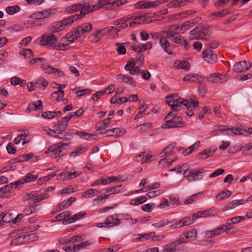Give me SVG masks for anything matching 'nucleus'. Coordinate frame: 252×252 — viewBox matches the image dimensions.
Listing matches in <instances>:
<instances>
[{
	"instance_id": "nucleus-1",
	"label": "nucleus",
	"mask_w": 252,
	"mask_h": 252,
	"mask_svg": "<svg viewBox=\"0 0 252 252\" xmlns=\"http://www.w3.org/2000/svg\"><path fill=\"white\" fill-rule=\"evenodd\" d=\"M166 103L171 106L173 111H178L179 110V107L181 106H184L188 110L191 106L193 108L198 107V102L196 100H190L189 101L181 98H179L177 94L167 95L166 97Z\"/></svg>"
},
{
	"instance_id": "nucleus-2",
	"label": "nucleus",
	"mask_w": 252,
	"mask_h": 252,
	"mask_svg": "<svg viewBox=\"0 0 252 252\" xmlns=\"http://www.w3.org/2000/svg\"><path fill=\"white\" fill-rule=\"evenodd\" d=\"M212 32V29L210 26L196 27L190 31L189 38L190 40H207Z\"/></svg>"
},
{
	"instance_id": "nucleus-3",
	"label": "nucleus",
	"mask_w": 252,
	"mask_h": 252,
	"mask_svg": "<svg viewBox=\"0 0 252 252\" xmlns=\"http://www.w3.org/2000/svg\"><path fill=\"white\" fill-rule=\"evenodd\" d=\"M163 34H166L167 37L172 42L179 44L187 50L189 45L188 42L184 40V38L176 32L174 31H162Z\"/></svg>"
},
{
	"instance_id": "nucleus-4",
	"label": "nucleus",
	"mask_w": 252,
	"mask_h": 252,
	"mask_svg": "<svg viewBox=\"0 0 252 252\" xmlns=\"http://www.w3.org/2000/svg\"><path fill=\"white\" fill-rule=\"evenodd\" d=\"M120 214H115L109 216L107 217L104 222L97 223L96 226L97 227H111L115 225H118L121 224V221L118 219L120 217Z\"/></svg>"
},
{
	"instance_id": "nucleus-5",
	"label": "nucleus",
	"mask_w": 252,
	"mask_h": 252,
	"mask_svg": "<svg viewBox=\"0 0 252 252\" xmlns=\"http://www.w3.org/2000/svg\"><path fill=\"white\" fill-rule=\"evenodd\" d=\"M185 123L183 121L182 118L178 117L172 119H168L162 125L163 128H171L174 127H182L185 126Z\"/></svg>"
},
{
	"instance_id": "nucleus-6",
	"label": "nucleus",
	"mask_w": 252,
	"mask_h": 252,
	"mask_svg": "<svg viewBox=\"0 0 252 252\" xmlns=\"http://www.w3.org/2000/svg\"><path fill=\"white\" fill-rule=\"evenodd\" d=\"M203 172V169H193L189 171L188 174L185 175V177L189 182H192L201 180L203 178L202 174Z\"/></svg>"
},
{
	"instance_id": "nucleus-7",
	"label": "nucleus",
	"mask_w": 252,
	"mask_h": 252,
	"mask_svg": "<svg viewBox=\"0 0 252 252\" xmlns=\"http://www.w3.org/2000/svg\"><path fill=\"white\" fill-rule=\"evenodd\" d=\"M58 40L57 38L53 34H49L47 35H43L41 37L40 40V45L46 46L47 45L50 47L54 48V46H57L55 44Z\"/></svg>"
},
{
	"instance_id": "nucleus-8",
	"label": "nucleus",
	"mask_w": 252,
	"mask_h": 252,
	"mask_svg": "<svg viewBox=\"0 0 252 252\" xmlns=\"http://www.w3.org/2000/svg\"><path fill=\"white\" fill-rule=\"evenodd\" d=\"M32 181V174L31 172L26 174V176L21 179L15 182L11 183L8 185H7L6 187V188L8 189H9L14 188L16 189L19 187H20L22 185L30 183Z\"/></svg>"
},
{
	"instance_id": "nucleus-9",
	"label": "nucleus",
	"mask_w": 252,
	"mask_h": 252,
	"mask_svg": "<svg viewBox=\"0 0 252 252\" xmlns=\"http://www.w3.org/2000/svg\"><path fill=\"white\" fill-rule=\"evenodd\" d=\"M202 56L206 62L211 64L216 63L218 60L216 54L210 48L203 52Z\"/></svg>"
},
{
	"instance_id": "nucleus-10",
	"label": "nucleus",
	"mask_w": 252,
	"mask_h": 252,
	"mask_svg": "<svg viewBox=\"0 0 252 252\" xmlns=\"http://www.w3.org/2000/svg\"><path fill=\"white\" fill-rule=\"evenodd\" d=\"M251 66L252 64L249 62L246 61H240L234 65L233 70L237 73L242 72L248 70Z\"/></svg>"
},
{
	"instance_id": "nucleus-11",
	"label": "nucleus",
	"mask_w": 252,
	"mask_h": 252,
	"mask_svg": "<svg viewBox=\"0 0 252 252\" xmlns=\"http://www.w3.org/2000/svg\"><path fill=\"white\" fill-rule=\"evenodd\" d=\"M42 69L44 70L45 72L50 74H53L55 76L62 77L64 76V72L58 69L53 67L51 65L48 64H43L42 65Z\"/></svg>"
},
{
	"instance_id": "nucleus-12",
	"label": "nucleus",
	"mask_w": 252,
	"mask_h": 252,
	"mask_svg": "<svg viewBox=\"0 0 252 252\" xmlns=\"http://www.w3.org/2000/svg\"><path fill=\"white\" fill-rule=\"evenodd\" d=\"M176 143H172L166 147L160 153V157L162 158L164 156H168L169 157L170 154L173 152L174 150L176 149L178 151H180L184 148L181 147H176Z\"/></svg>"
},
{
	"instance_id": "nucleus-13",
	"label": "nucleus",
	"mask_w": 252,
	"mask_h": 252,
	"mask_svg": "<svg viewBox=\"0 0 252 252\" xmlns=\"http://www.w3.org/2000/svg\"><path fill=\"white\" fill-rule=\"evenodd\" d=\"M92 29V27L90 23H83L74 29V33L81 37L82 34L90 32Z\"/></svg>"
},
{
	"instance_id": "nucleus-14",
	"label": "nucleus",
	"mask_w": 252,
	"mask_h": 252,
	"mask_svg": "<svg viewBox=\"0 0 252 252\" xmlns=\"http://www.w3.org/2000/svg\"><path fill=\"white\" fill-rule=\"evenodd\" d=\"M79 10H80V14H77L79 16V19L82 18L91 12H92V10L90 7V5L89 3H78Z\"/></svg>"
},
{
	"instance_id": "nucleus-15",
	"label": "nucleus",
	"mask_w": 252,
	"mask_h": 252,
	"mask_svg": "<svg viewBox=\"0 0 252 252\" xmlns=\"http://www.w3.org/2000/svg\"><path fill=\"white\" fill-rule=\"evenodd\" d=\"M167 39L168 38L167 37L166 34L162 33V35L160 37L159 43L164 52L169 55H172L173 52L170 48V43Z\"/></svg>"
},
{
	"instance_id": "nucleus-16",
	"label": "nucleus",
	"mask_w": 252,
	"mask_h": 252,
	"mask_svg": "<svg viewBox=\"0 0 252 252\" xmlns=\"http://www.w3.org/2000/svg\"><path fill=\"white\" fill-rule=\"evenodd\" d=\"M199 20L200 18H197L184 22L181 25L180 32L182 33H184L186 31L188 30L189 28L195 25Z\"/></svg>"
},
{
	"instance_id": "nucleus-17",
	"label": "nucleus",
	"mask_w": 252,
	"mask_h": 252,
	"mask_svg": "<svg viewBox=\"0 0 252 252\" xmlns=\"http://www.w3.org/2000/svg\"><path fill=\"white\" fill-rule=\"evenodd\" d=\"M126 131L124 128H114L105 131L104 133L107 136L120 137L123 135Z\"/></svg>"
},
{
	"instance_id": "nucleus-18",
	"label": "nucleus",
	"mask_w": 252,
	"mask_h": 252,
	"mask_svg": "<svg viewBox=\"0 0 252 252\" xmlns=\"http://www.w3.org/2000/svg\"><path fill=\"white\" fill-rule=\"evenodd\" d=\"M223 227L218 226L216 229L212 230H207L204 232V237L207 238H213L222 233Z\"/></svg>"
},
{
	"instance_id": "nucleus-19",
	"label": "nucleus",
	"mask_w": 252,
	"mask_h": 252,
	"mask_svg": "<svg viewBox=\"0 0 252 252\" xmlns=\"http://www.w3.org/2000/svg\"><path fill=\"white\" fill-rule=\"evenodd\" d=\"M225 77V75L220 74L218 73H214L210 74L207 77V81L215 83H220L222 82V80Z\"/></svg>"
},
{
	"instance_id": "nucleus-20",
	"label": "nucleus",
	"mask_w": 252,
	"mask_h": 252,
	"mask_svg": "<svg viewBox=\"0 0 252 252\" xmlns=\"http://www.w3.org/2000/svg\"><path fill=\"white\" fill-rule=\"evenodd\" d=\"M117 79L120 80L122 82H124L126 84H128L133 87L136 86V82L134 81L133 79L130 76L119 74L117 75Z\"/></svg>"
},
{
	"instance_id": "nucleus-21",
	"label": "nucleus",
	"mask_w": 252,
	"mask_h": 252,
	"mask_svg": "<svg viewBox=\"0 0 252 252\" xmlns=\"http://www.w3.org/2000/svg\"><path fill=\"white\" fill-rule=\"evenodd\" d=\"M245 203V201L244 199L239 200H233L229 202L226 205H225L223 208V211H226L228 210H231L236 208L240 205H243Z\"/></svg>"
},
{
	"instance_id": "nucleus-22",
	"label": "nucleus",
	"mask_w": 252,
	"mask_h": 252,
	"mask_svg": "<svg viewBox=\"0 0 252 252\" xmlns=\"http://www.w3.org/2000/svg\"><path fill=\"white\" fill-rule=\"evenodd\" d=\"M78 19H79L78 15L74 14L63 19L59 22L60 24L64 28V26L70 25L74 21H77Z\"/></svg>"
},
{
	"instance_id": "nucleus-23",
	"label": "nucleus",
	"mask_w": 252,
	"mask_h": 252,
	"mask_svg": "<svg viewBox=\"0 0 252 252\" xmlns=\"http://www.w3.org/2000/svg\"><path fill=\"white\" fill-rule=\"evenodd\" d=\"M70 44L71 43L69 42V41L65 36L61 39L58 45L54 46V49L61 50H67Z\"/></svg>"
},
{
	"instance_id": "nucleus-24",
	"label": "nucleus",
	"mask_w": 252,
	"mask_h": 252,
	"mask_svg": "<svg viewBox=\"0 0 252 252\" xmlns=\"http://www.w3.org/2000/svg\"><path fill=\"white\" fill-rule=\"evenodd\" d=\"M31 239V234L28 233L22 235L17 237L13 240L12 242L18 244H21L30 242Z\"/></svg>"
},
{
	"instance_id": "nucleus-25",
	"label": "nucleus",
	"mask_w": 252,
	"mask_h": 252,
	"mask_svg": "<svg viewBox=\"0 0 252 252\" xmlns=\"http://www.w3.org/2000/svg\"><path fill=\"white\" fill-rule=\"evenodd\" d=\"M176 159V158H170L168 156L165 157L158 161V166L160 168H164L168 166Z\"/></svg>"
},
{
	"instance_id": "nucleus-26",
	"label": "nucleus",
	"mask_w": 252,
	"mask_h": 252,
	"mask_svg": "<svg viewBox=\"0 0 252 252\" xmlns=\"http://www.w3.org/2000/svg\"><path fill=\"white\" fill-rule=\"evenodd\" d=\"M187 2V0H172L167 6L170 8L180 7L186 5Z\"/></svg>"
},
{
	"instance_id": "nucleus-27",
	"label": "nucleus",
	"mask_w": 252,
	"mask_h": 252,
	"mask_svg": "<svg viewBox=\"0 0 252 252\" xmlns=\"http://www.w3.org/2000/svg\"><path fill=\"white\" fill-rule=\"evenodd\" d=\"M88 148L86 147H83L82 146H79L76 148V149L72 152L70 155L69 157L70 158H74L77 156H80L81 154H83L84 152L88 150Z\"/></svg>"
},
{
	"instance_id": "nucleus-28",
	"label": "nucleus",
	"mask_w": 252,
	"mask_h": 252,
	"mask_svg": "<svg viewBox=\"0 0 252 252\" xmlns=\"http://www.w3.org/2000/svg\"><path fill=\"white\" fill-rule=\"evenodd\" d=\"M189 242V240L188 239L187 236L184 233L181 234L179 236L178 239L170 243L171 246H179L182 244L187 243Z\"/></svg>"
},
{
	"instance_id": "nucleus-29",
	"label": "nucleus",
	"mask_w": 252,
	"mask_h": 252,
	"mask_svg": "<svg viewBox=\"0 0 252 252\" xmlns=\"http://www.w3.org/2000/svg\"><path fill=\"white\" fill-rule=\"evenodd\" d=\"M48 82L44 78H40L35 82L34 85L32 84V90H33V87L36 88V87L45 89L48 85Z\"/></svg>"
},
{
	"instance_id": "nucleus-30",
	"label": "nucleus",
	"mask_w": 252,
	"mask_h": 252,
	"mask_svg": "<svg viewBox=\"0 0 252 252\" xmlns=\"http://www.w3.org/2000/svg\"><path fill=\"white\" fill-rule=\"evenodd\" d=\"M200 144V142L199 141L196 142L194 144L184 150L183 152V154L185 156L189 155L194 151L197 150V148L199 147Z\"/></svg>"
},
{
	"instance_id": "nucleus-31",
	"label": "nucleus",
	"mask_w": 252,
	"mask_h": 252,
	"mask_svg": "<svg viewBox=\"0 0 252 252\" xmlns=\"http://www.w3.org/2000/svg\"><path fill=\"white\" fill-rule=\"evenodd\" d=\"M230 13V11L227 9H223L220 11H216L210 14L209 17L214 16L217 18H222Z\"/></svg>"
},
{
	"instance_id": "nucleus-32",
	"label": "nucleus",
	"mask_w": 252,
	"mask_h": 252,
	"mask_svg": "<svg viewBox=\"0 0 252 252\" xmlns=\"http://www.w3.org/2000/svg\"><path fill=\"white\" fill-rule=\"evenodd\" d=\"M20 7L17 5L8 6L5 8V12L9 15H13L20 11Z\"/></svg>"
},
{
	"instance_id": "nucleus-33",
	"label": "nucleus",
	"mask_w": 252,
	"mask_h": 252,
	"mask_svg": "<svg viewBox=\"0 0 252 252\" xmlns=\"http://www.w3.org/2000/svg\"><path fill=\"white\" fill-rule=\"evenodd\" d=\"M69 121H67L66 119H64V117L58 121L57 126L60 131L63 132L67 128Z\"/></svg>"
},
{
	"instance_id": "nucleus-34",
	"label": "nucleus",
	"mask_w": 252,
	"mask_h": 252,
	"mask_svg": "<svg viewBox=\"0 0 252 252\" xmlns=\"http://www.w3.org/2000/svg\"><path fill=\"white\" fill-rule=\"evenodd\" d=\"M64 93L63 90H58V91H55L51 94V97L57 101H60L64 96Z\"/></svg>"
},
{
	"instance_id": "nucleus-35",
	"label": "nucleus",
	"mask_w": 252,
	"mask_h": 252,
	"mask_svg": "<svg viewBox=\"0 0 252 252\" xmlns=\"http://www.w3.org/2000/svg\"><path fill=\"white\" fill-rule=\"evenodd\" d=\"M109 0H99L95 4L90 5L92 12L102 8L105 4H108Z\"/></svg>"
},
{
	"instance_id": "nucleus-36",
	"label": "nucleus",
	"mask_w": 252,
	"mask_h": 252,
	"mask_svg": "<svg viewBox=\"0 0 252 252\" xmlns=\"http://www.w3.org/2000/svg\"><path fill=\"white\" fill-rule=\"evenodd\" d=\"M110 122L108 120L106 119L104 120L102 122H98L95 126V129L96 130H101L105 129L109 126Z\"/></svg>"
},
{
	"instance_id": "nucleus-37",
	"label": "nucleus",
	"mask_w": 252,
	"mask_h": 252,
	"mask_svg": "<svg viewBox=\"0 0 252 252\" xmlns=\"http://www.w3.org/2000/svg\"><path fill=\"white\" fill-rule=\"evenodd\" d=\"M76 134L80 138L88 140H93L94 137V135L84 131H76Z\"/></svg>"
},
{
	"instance_id": "nucleus-38",
	"label": "nucleus",
	"mask_w": 252,
	"mask_h": 252,
	"mask_svg": "<svg viewBox=\"0 0 252 252\" xmlns=\"http://www.w3.org/2000/svg\"><path fill=\"white\" fill-rule=\"evenodd\" d=\"M124 189V188L122 185L116 186L112 188H107L106 189V192L109 193V194L118 193L122 191Z\"/></svg>"
},
{
	"instance_id": "nucleus-39",
	"label": "nucleus",
	"mask_w": 252,
	"mask_h": 252,
	"mask_svg": "<svg viewBox=\"0 0 252 252\" xmlns=\"http://www.w3.org/2000/svg\"><path fill=\"white\" fill-rule=\"evenodd\" d=\"M63 29L64 28L60 24L59 22L52 24L49 27V31L52 32H58Z\"/></svg>"
},
{
	"instance_id": "nucleus-40",
	"label": "nucleus",
	"mask_w": 252,
	"mask_h": 252,
	"mask_svg": "<svg viewBox=\"0 0 252 252\" xmlns=\"http://www.w3.org/2000/svg\"><path fill=\"white\" fill-rule=\"evenodd\" d=\"M216 149L213 147H210L203 150L201 152L198 153V155L207 156L204 159L208 157L212 156L216 152Z\"/></svg>"
},
{
	"instance_id": "nucleus-41",
	"label": "nucleus",
	"mask_w": 252,
	"mask_h": 252,
	"mask_svg": "<svg viewBox=\"0 0 252 252\" xmlns=\"http://www.w3.org/2000/svg\"><path fill=\"white\" fill-rule=\"evenodd\" d=\"M85 214L86 213L83 212H80L73 215L71 218H69V220L66 221V223H71L80 220L85 215Z\"/></svg>"
},
{
	"instance_id": "nucleus-42",
	"label": "nucleus",
	"mask_w": 252,
	"mask_h": 252,
	"mask_svg": "<svg viewBox=\"0 0 252 252\" xmlns=\"http://www.w3.org/2000/svg\"><path fill=\"white\" fill-rule=\"evenodd\" d=\"M196 74L191 73L187 74L183 78V81L187 83H193L196 82Z\"/></svg>"
},
{
	"instance_id": "nucleus-43",
	"label": "nucleus",
	"mask_w": 252,
	"mask_h": 252,
	"mask_svg": "<svg viewBox=\"0 0 252 252\" xmlns=\"http://www.w3.org/2000/svg\"><path fill=\"white\" fill-rule=\"evenodd\" d=\"M98 193V191L95 189H90L84 192L82 197L84 198H91L94 197Z\"/></svg>"
},
{
	"instance_id": "nucleus-44",
	"label": "nucleus",
	"mask_w": 252,
	"mask_h": 252,
	"mask_svg": "<svg viewBox=\"0 0 252 252\" xmlns=\"http://www.w3.org/2000/svg\"><path fill=\"white\" fill-rule=\"evenodd\" d=\"M173 222L171 220H162L159 221L154 223L152 225L156 228H160L166 226L167 225Z\"/></svg>"
},
{
	"instance_id": "nucleus-45",
	"label": "nucleus",
	"mask_w": 252,
	"mask_h": 252,
	"mask_svg": "<svg viewBox=\"0 0 252 252\" xmlns=\"http://www.w3.org/2000/svg\"><path fill=\"white\" fill-rule=\"evenodd\" d=\"M146 200L147 197L146 196H141L135 199H131L130 203L133 205H138L145 202Z\"/></svg>"
},
{
	"instance_id": "nucleus-46",
	"label": "nucleus",
	"mask_w": 252,
	"mask_h": 252,
	"mask_svg": "<svg viewBox=\"0 0 252 252\" xmlns=\"http://www.w3.org/2000/svg\"><path fill=\"white\" fill-rule=\"evenodd\" d=\"M196 233V230L194 228H192L189 230L186 233H185V234L187 236V237L189 241H190L196 239L197 237Z\"/></svg>"
},
{
	"instance_id": "nucleus-47",
	"label": "nucleus",
	"mask_w": 252,
	"mask_h": 252,
	"mask_svg": "<svg viewBox=\"0 0 252 252\" xmlns=\"http://www.w3.org/2000/svg\"><path fill=\"white\" fill-rule=\"evenodd\" d=\"M32 111H38L42 112L43 110L44 106L42 101L41 100H38L34 103H32Z\"/></svg>"
},
{
	"instance_id": "nucleus-48",
	"label": "nucleus",
	"mask_w": 252,
	"mask_h": 252,
	"mask_svg": "<svg viewBox=\"0 0 252 252\" xmlns=\"http://www.w3.org/2000/svg\"><path fill=\"white\" fill-rule=\"evenodd\" d=\"M66 38L69 41V42L71 43H73L78 37H79V35H78V34L74 33V30L68 33H67L65 35Z\"/></svg>"
},
{
	"instance_id": "nucleus-49",
	"label": "nucleus",
	"mask_w": 252,
	"mask_h": 252,
	"mask_svg": "<svg viewBox=\"0 0 252 252\" xmlns=\"http://www.w3.org/2000/svg\"><path fill=\"white\" fill-rule=\"evenodd\" d=\"M78 7V4L69 5L65 8L64 12L68 14L76 12L79 10Z\"/></svg>"
},
{
	"instance_id": "nucleus-50",
	"label": "nucleus",
	"mask_w": 252,
	"mask_h": 252,
	"mask_svg": "<svg viewBox=\"0 0 252 252\" xmlns=\"http://www.w3.org/2000/svg\"><path fill=\"white\" fill-rule=\"evenodd\" d=\"M231 194V192L228 189H226L218 194L217 196V198L218 200H221L223 199V198L229 197Z\"/></svg>"
},
{
	"instance_id": "nucleus-51",
	"label": "nucleus",
	"mask_w": 252,
	"mask_h": 252,
	"mask_svg": "<svg viewBox=\"0 0 252 252\" xmlns=\"http://www.w3.org/2000/svg\"><path fill=\"white\" fill-rule=\"evenodd\" d=\"M125 220L129 221L130 224L133 225L137 222V219H132V216L128 214H122L121 216Z\"/></svg>"
},
{
	"instance_id": "nucleus-52",
	"label": "nucleus",
	"mask_w": 252,
	"mask_h": 252,
	"mask_svg": "<svg viewBox=\"0 0 252 252\" xmlns=\"http://www.w3.org/2000/svg\"><path fill=\"white\" fill-rule=\"evenodd\" d=\"M187 166L186 164H184L182 166L179 165L177 167L172 168L169 170L170 171H176L177 173H181L182 172H184V174H185L187 171Z\"/></svg>"
},
{
	"instance_id": "nucleus-53",
	"label": "nucleus",
	"mask_w": 252,
	"mask_h": 252,
	"mask_svg": "<svg viewBox=\"0 0 252 252\" xmlns=\"http://www.w3.org/2000/svg\"><path fill=\"white\" fill-rule=\"evenodd\" d=\"M31 157H32V154L31 153H29L27 155L19 156L18 158H15L14 159V162L17 163V162L27 161L28 160V159Z\"/></svg>"
},
{
	"instance_id": "nucleus-54",
	"label": "nucleus",
	"mask_w": 252,
	"mask_h": 252,
	"mask_svg": "<svg viewBox=\"0 0 252 252\" xmlns=\"http://www.w3.org/2000/svg\"><path fill=\"white\" fill-rule=\"evenodd\" d=\"M160 2V0H156L154 1L143 2V9L154 7L158 5L159 4V2Z\"/></svg>"
},
{
	"instance_id": "nucleus-55",
	"label": "nucleus",
	"mask_w": 252,
	"mask_h": 252,
	"mask_svg": "<svg viewBox=\"0 0 252 252\" xmlns=\"http://www.w3.org/2000/svg\"><path fill=\"white\" fill-rule=\"evenodd\" d=\"M19 54L25 59H30L32 56V50L30 49H22Z\"/></svg>"
},
{
	"instance_id": "nucleus-56",
	"label": "nucleus",
	"mask_w": 252,
	"mask_h": 252,
	"mask_svg": "<svg viewBox=\"0 0 252 252\" xmlns=\"http://www.w3.org/2000/svg\"><path fill=\"white\" fill-rule=\"evenodd\" d=\"M49 197L48 194H40L36 195L35 197L32 196V203H36Z\"/></svg>"
},
{
	"instance_id": "nucleus-57",
	"label": "nucleus",
	"mask_w": 252,
	"mask_h": 252,
	"mask_svg": "<svg viewBox=\"0 0 252 252\" xmlns=\"http://www.w3.org/2000/svg\"><path fill=\"white\" fill-rule=\"evenodd\" d=\"M90 244L91 243L89 241H87L82 243L74 245V248L75 249V251H76V252H77L80 251L81 249H83L86 247L90 245Z\"/></svg>"
},
{
	"instance_id": "nucleus-58",
	"label": "nucleus",
	"mask_w": 252,
	"mask_h": 252,
	"mask_svg": "<svg viewBox=\"0 0 252 252\" xmlns=\"http://www.w3.org/2000/svg\"><path fill=\"white\" fill-rule=\"evenodd\" d=\"M82 171H77L71 172L70 171L66 172V176L67 180H71L76 178L82 174Z\"/></svg>"
},
{
	"instance_id": "nucleus-59",
	"label": "nucleus",
	"mask_w": 252,
	"mask_h": 252,
	"mask_svg": "<svg viewBox=\"0 0 252 252\" xmlns=\"http://www.w3.org/2000/svg\"><path fill=\"white\" fill-rule=\"evenodd\" d=\"M133 20H134L135 23H136L138 24H141L147 22V18L146 16L141 15L137 17L134 16Z\"/></svg>"
},
{
	"instance_id": "nucleus-60",
	"label": "nucleus",
	"mask_w": 252,
	"mask_h": 252,
	"mask_svg": "<svg viewBox=\"0 0 252 252\" xmlns=\"http://www.w3.org/2000/svg\"><path fill=\"white\" fill-rule=\"evenodd\" d=\"M202 194V192H199L197 193H195L194 194H192L191 195L189 198L186 199L184 203L185 204H189L192 203L198 197V195Z\"/></svg>"
},
{
	"instance_id": "nucleus-61",
	"label": "nucleus",
	"mask_w": 252,
	"mask_h": 252,
	"mask_svg": "<svg viewBox=\"0 0 252 252\" xmlns=\"http://www.w3.org/2000/svg\"><path fill=\"white\" fill-rule=\"evenodd\" d=\"M41 117L44 119H51L56 117L55 111H46L42 113Z\"/></svg>"
},
{
	"instance_id": "nucleus-62",
	"label": "nucleus",
	"mask_w": 252,
	"mask_h": 252,
	"mask_svg": "<svg viewBox=\"0 0 252 252\" xmlns=\"http://www.w3.org/2000/svg\"><path fill=\"white\" fill-rule=\"evenodd\" d=\"M59 149L56 144H53L51 146L48 150L45 152L46 154L51 153V157H54L55 153L57 150Z\"/></svg>"
},
{
	"instance_id": "nucleus-63",
	"label": "nucleus",
	"mask_w": 252,
	"mask_h": 252,
	"mask_svg": "<svg viewBox=\"0 0 252 252\" xmlns=\"http://www.w3.org/2000/svg\"><path fill=\"white\" fill-rule=\"evenodd\" d=\"M227 130H230L232 133H233L235 135H243L244 132H247V130H243L240 128H227Z\"/></svg>"
},
{
	"instance_id": "nucleus-64",
	"label": "nucleus",
	"mask_w": 252,
	"mask_h": 252,
	"mask_svg": "<svg viewBox=\"0 0 252 252\" xmlns=\"http://www.w3.org/2000/svg\"><path fill=\"white\" fill-rule=\"evenodd\" d=\"M13 216L11 214H5L1 218L2 221L6 222L9 223L10 222H12Z\"/></svg>"
}]
</instances>
